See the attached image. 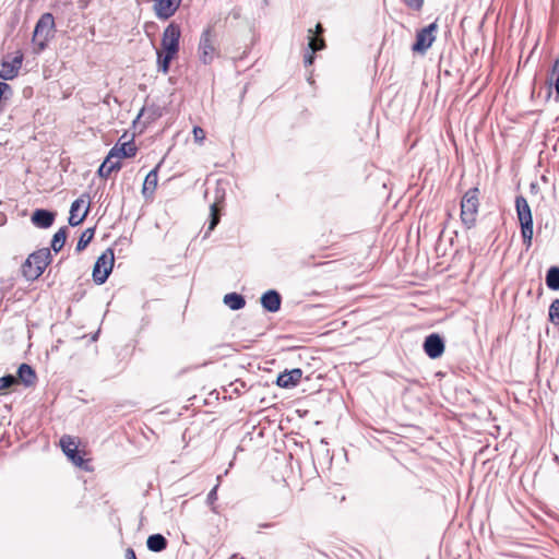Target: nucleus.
<instances>
[{"label":"nucleus","instance_id":"9b49d317","mask_svg":"<svg viewBox=\"0 0 559 559\" xmlns=\"http://www.w3.org/2000/svg\"><path fill=\"white\" fill-rule=\"evenodd\" d=\"M91 199L87 193L82 194L71 204L69 224L78 226L86 218L90 212Z\"/></svg>","mask_w":559,"mask_h":559},{"label":"nucleus","instance_id":"473e14b6","mask_svg":"<svg viewBox=\"0 0 559 559\" xmlns=\"http://www.w3.org/2000/svg\"><path fill=\"white\" fill-rule=\"evenodd\" d=\"M323 31H324V29H323V26H322L320 23H318V24L316 25V31H314V33H312V31H311V29H309V33H310L311 35H314V36H321V35H322V33H323Z\"/></svg>","mask_w":559,"mask_h":559},{"label":"nucleus","instance_id":"4be33fe9","mask_svg":"<svg viewBox=\"0 0 559 559\" xmlns=\"http://www.w3.org/2000/svg\"><path fill=\"white\" fill-rule=\"evenodd\" d=\"M224 302L231 310H239V309L243 308L246 305L245 298L237 293H230V294L225 295Z\"/></svg>","mask_w":559,"mask_h":559},{"label":"nucleus","instance_id":"0eeeda50","mask_svg":"<svg viewBox=\"0 0 559 559\" xmlns=\"http://www.w3.org/2000/svg\"><path fill=\"white\" fill-rule=\"evenodd\" d=\"M115 255L112 249L105 250L96 260L93 267V281L97 285L104 284L112 271Z\"/></svg>","mask_w":559,"mask_h":559},{"label":"nucleus","instance_id":"7ed1b4c3","mask_svg":"<svg viewBox=\"0 0 559 559\" xmlns=\"http://www.w3.org/2000/svg\"><path fill=\"white\" fill-rule=\"evenodd\" d=\"M50 250L48 248L39 249L31 253L22 265L24 277L29 281L37 280L50 263Z\"/></svg>","mask_w":559,"mask_h":559},{"label":"nucleus","instance_id":"f3484780","mask_svg":"<svg viewBox=\"0 0 559 559\" xmlns=\"http://www.w3.org/2000/svg\"><path fill=\"white\" fill-rule=\"evenodd\" d=\"M121 168V159H117V157H110V152H108L105 160L102 163L97 170V175L103 179H108L112 173H118Z\"/></svg>","mask_w":559,"mask_h":559},{"label":"nucleus","instance_id":"7c9ffc66","mask_svg":"<svg viewBox=\"0 0 559 559\" xmlns=\"http://www.w3.org/2000/svg\"><path fill=\"white\" fill-rule=\"evenodd\" d=\"M403 2L414 11H420L424 5V0H403Z\"/></svg>","mask_w":559,"mask_h":559},{"label":"nucleus","instance_id":"ddd939ff","mask_svg":"<svg viewBox=\"0 0 559 559\" xmlns=\"http://www.w3.org/2000/svg\"><path fill=\"white\" fill-rule=\"evenodd\" d=\"M160 160L145 177L142 186V195L145 200H153L158 186V170L162 166Z\"/></svg>","mask_w":559,"mask_h":559},{"label":"nucleus","instance_id":"4468645a","mask_svg":"<svg viewBox=\"0 0 559 559\" xmlns=\"http://www.w3.org/2000/svg\"><path fill=\"white\" fill-rule=\"evenodd\" d=\"M424 350L428 357L439 358L444 352V343L438 334H430L424 342Z\"/></svg>","mask_w":559,"mask_h":559},{"label":"nucleus","instance_id":"c85d7f7f","mask_svg":"<svg viewBox=\"0 0 559 559\" xmlns=\"http://www.w3.org/2000/svg\"><path fill=\"white\" fill-rule=\"evenodd\" d=\"M16 383H17V379L12 374L1 377L0 378V391H7L12 385H14Z\"/></svg>","mask_w":559,"mask_h":559},{"label":"nucleus","instance_id":"f704fd0d","mask_svg":"<svg viewBox=\"0 0 559 559\" xmlns=\"http://www.w3.org/2000/svg\"><path fill=\"white\" fill-rule=\"evenodd\" d=\"M216 497V487L209 493V499H215Z\"/></svg>","mask_w":559,"mask_h":559},{"label":"nucleus","instance_id":"c756f323","mask_svg":"<svg viewBox=\"0 0 559 559\" xmlns=\"http://www.w3.org/2000/svg\"><path fill=\"white\" fill-rule=\"evenodd\" d=\"M194 142L198 144H203L205 140V131L201 128L195 126L192 130Z\"/></svg>","mask_w":559,"mask_h":559},{"label":"nucleus","instance_id":"1a4fd4ad","mask_svg":"<svg viewBox=\"0 0 559 559\" xmlns=\"http://www.w3.org/2000/svg\"><path fill=\"white\" fill-rule=\"evenodd\" d=\"M437 29L438 25L436 22L419 29L416 34V40L412 46V50L414 52L425 53L436 40L435 33L437 32Z\"/></svg>","mask_w":559,"mask_h":559},{"label":"nucleus","instance_id":"e433bc0d","mask_svg":"<svg viewBox=\"0 0 559 559\" xmlns=\"http://www.w3.org/2000/svg\"><path fill=\"white\" fill-rule=\"evenodd\" d=\"M556 92L559 95V74L557 75V79H556Z\"/></svg>","mask_w":559,"mask_h":559},{"label":"nucleus","instance_id":"393cba45","mask_svg":"<svg viewBox=\"0 0 559 559\" xmlns=\"http://www.w3.org/2000/svg\"><path fill=\"white\" fill-rule=\"evenodd\" d=\"M93 238H94V228L85 229L82 233V235L76 243V251L78 252L83 251L88 246V243L92 241Z\"/></svg>","mask_w":559,"mask_h":559},{"label":"nucleus","instance_id":"dca6fc26","mask_svg":"<svg viewBox=\"0 0 559 559\" xmlns=\"http://www.w3.org/2000/svg\"><path fill=\"white\" fill-rule=\"evenodd\" d=\"M301 378L302 370L300 368L286 370L278 374L276 384L284 389L294 388L300 382Z\"/></svg>","mask_w":559,"mask_h":559},{"label":"nucleus","instance_id":"a211bd4d","mask_svg":"<svg viewBox=\"0 0 559 559\" xmlns=\"http://www.w3.org/2000/svg\"><path fill=\"white\" fill-rule=\"evenodd\" d=\"M55 213L47 210H36L32 215V223L39 228H48L55 222Z\"/></svg>","mask_w":559,"mask_h":559},{"label":"nucleus","instance_id":"c9c22d12","mask_svg":"<svg viewBox=\"0 0 559 559\" xmlns=\"http://www.w3.org/2000/svg\"><path fill=\"white\" fill-rule=\"evenodd\" d=\"M554 72L557 73V75L559 74V61H557L554 66Z\"/></svg>","mask_w":559,"mask_h":559},{"label":"nucleus","instance_id":"f8f14e48","mask_svg":"<svg viewBox=\"0 0 559 559\" xmlns=\"http://www.w3.org/2000/svg\"><path fill=\"white\" fill-rule=\"evenodd\" d=\"M181 4V0H154L153 10L157 19H170Z\"/></svg>","mask_w":559,"mask_h":559},{"label":"nucleus","instance_id":"39448f33","mask_svg":"<svg viewBox=\"0 0 559 559\" xmlns=\"http://www.w3.org/2000/svg\"><path fill=\"white\" fill-rule=\"evenodd\" d=\"M515 207L521 225V236L523 243L526 246V248H530L533 239V216L531 207L526 199L522 195L516 197Z\"/></svg>","mask_w":559,"mask_h":559},{"label":"nucleus","instance_id":"2eb2a0df","mask_svg":"<svg viewBox=\"0 0 559 559\" xmlns=\"http://www.w3.org/2000/svg\"><path fill=\"white\" fill-rule=\"evenodd\" d=\"M23 61V56H15L12 61L0 62V78L2 80H13L17 76Z\"/></svg>","mask_w":559,"mask_h":559},{"label":"nucleus","instance_id":"6ab92c4d","mask_svg":"<svg viewBox=\"0 0 559 559\" xmlns=\"http://www.w3.org/2000/svg\"><path fill=\"white\" fill-rule=\"evenodd\" d=\"M261 304L265 310L270 312H276L281 308V295L276 290H267L262 295Z\"/></svg>","mask_w":559,"mask_h":559},{"label":"nucleus","instance_id":"5701e85b","mask_svg":"<svg viewBox=\"0 0 559 559\" xmlns=\"http://www.w3.org/2000/svg\"><path fill=\"white\" fill-rule=\"evenodd\" d=\"M67 236H68L67 227H61L53 235L52 240H51V248L55 252H59L63 248L66 240H67Z\"/></svg>","mask_w":559,"mask_h":559},{"label":"nucleus","instance_id":"aec40b11","mask_svg":"<svg viewBox=\"0 0 559 559\" xmlns=\"http://www.w3.org/2000/svg\"><path fill=\"white\" fill-rule=\"evenodd\" d=\"M17 382H22L26 386H33L37 381L35 370L27 364H22L17 370Z\"/></svg>","mask_w":559,"mask_h":559},{"label":"nucleus","instance_id":"f257e3e1","mask_svg":"<svg viewBox=\"0 0 559 559\" xmlns=\"http://www.w3.org/2000/svg\"><path fill=\"white\" fill-rule=\"evenodd\" d=\"M180 37V26L174 22L163 32L160 49L157 50V67L164 74L168 73L170 62L178 56Z\"/></svg>","mask_w":559,"mask_h":559},{"label":"nucleus","instance_id":"b1692460","mask_svg":"<svg viewBox=\"0 0 559 559\" xmlns=\"http://www.w3.org/2000/svg\"><path fill=\"white\" fill-rule=\"evenodd\" d=\"M546 285L551 290H559V266H551L547 271Z\"/></svg>","mask_w":559,"mask_h":559},{"label":"nucleus","instance_id":"9d476101","mask_svg":"<svg viewBox=\"0 0 559 559\" xmlns=\"http://www.w3.org/2000/svg\"><path fill=\"white\" fill-rule=\"evenodd\" d=\"M139 147L134 142L133 136L127 140V132H124L118 142L109 150L110 157L117 159L133 158L138 154Z\"/></svg>","mask_w":559,"mask_h":559},{"label":"nucleus","instance_id":"412c9836","mask_svg":"<svg viewBox=\"0 0 559 559\" xmlns=\"http://www.w3.org/2000/svg\"><path fill=\"white\" fill-rule=\"evenodd\" d=\"M146 545L151 551L159 552L167 548L168 542L162 534H154L148 536Z\"/></svg>","mask_w":559,"mask_h":559},{"label":"nucleus","instance_id":"f03ea898","mask_svg":"<svg viewBox=\"0 0 559 559\" xmlns=\"http://www.w3.org/2000/svg\"><path fill=\"white\" fill-rule=\"evenodd\" d=\"M197 51L200 62L205 66L213 63L219 57L217 34L213 24H209L202 31Z\"/></svg>","mask_w":559,"mask_h":559},{"label":"nucleus","instance_id":"423d86ee","mask_svg":"<svg viewBox=\"0 0 559 559\" xmlns=\"http://www.w3.org/2000/svg\"><path fill=\"white\" fill-rule=\"evenodd\" d=\"M478 194H479L478 189L473 188V189H469L462 198L461 218H462V222L467 227H472L476 222L477 214H478V206H479Z\"/></svg>","mask_w":559,"mask_h":559},{"label":"nucleus","instance_id":"6e6552de","mask_svg":"<svg viewBox=\"0 0 559 559\" xmlns=\"http://www.w3.org/2000/svg\"><path fill=\"white\" fill-rule=\"evenodd\" d=\"M55 32V19L51 13H45L38 20L33 40L38 44L40 49L46 45V41L53 35Z\"/></svg>","mask_w":559,"mask_h":559},{"label":"nucleus","instance_id":"a878e982","mask_svg":"<svg viewBox=\"0 0 559 559\" xmlns=\"http://www.w3.org/2000/svg\"><path fill=\"white\" fill-rule=\"evenodd\" d=\"M219 218H221V206L218 203L215 202L211 205V221L209 224L210 230H213L216 227V225L219 222Z\"/></svg>","mask_w":559,"mask_h":559},{"label":"nucleus","instance_id":"20e7f679","mask_svg":"<svg viewBox=\"0 0 559 559\" xmlns=\"http://www.w3.org/2000/svg\"><path fill=\"white\" fill-rule=\"evenodd\" d=\"M60 447L66 456L78 467L87 469V452L81 449V440L78 437L64 435L60 439Z\"/></svg>","mask_w":559,"mask_h":559},{"label":"nucleus","instance_id":"72a5a7b5","mask_svg":"<svg viewBox=\"0 0 559 559\" xmlns=\"http://www.w3.org/2000/svg\"><path fill=\"white\" fill-rule=\"evenodd\" d=\"M124 559H136L135 552L132 548H128L126 550Z\"/></svg>","mask_w":559,"mask_h":559},{"label":"nucleus","instance_id":"bb28decb","mask_svg":"<svg viewBox=\"0 0 559 559\" xmlns=\"http://www.w3.org/2000/svg\"><path fill=\"white\" fill-rule=\"evenodd\" d=\"M309 48L312 52L322 50L325 47V41L322 36H309Z\"/></svg>","mask_w":559,"mask_h":559},{"label":"nucleus","instance_id":"2f4dec72","mask_svg":"<svg viewBox=\"0 0 559 559\" xmlns=\"http://www.w3.org/2000/svg\"><path fill=\"white\" fill-rule=\"evenodd\" d=\"M314 61V52H309L308 55L305 56V64L308 67V66H311Z\"/></svg>","mask_w":559,"mask_h":559},{"label":"nucleus","instance_id":"cd10ccee","mask_svg":"<svg viewBox=\"0 0 559 559\" xmlns=\"http://www.w3.org/2000/svg\"><path fill=\"white\" fill-rule=\"evenodd\" d=\"M549 319L555 325H559V299L551 302L549 307Z\"/></svg>","mask_w":559,"mask_h":559}]
</instances>
